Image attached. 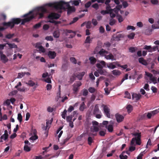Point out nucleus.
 Here are the masks:
<instances>
[{"label":"nucleus","mask_w":159,"mask_h":159,"mask_svg":"<svg viewBox=\"0 0 159 159\" xmlns=\"http://www.w3.org/2000/svg\"><path fill=\"white\" fill-rule=\"evenodd\" d=\"M38 137L37 135H35L31 136L30 138V139L32 140H35L37 139Z\"/></svg>","instance_id":"obj_48"},{"label":"nucleus","mask_w":159,"mask_h":159,"mask_svg":"<svg viewBox=\"0 0 159 159\" xmlns=\"http://www.w3.org/2000/svg\"><path fill=\"white\" fill-rule=\"evenodd\" d=\"M93 142V140L92 138L90 136H89L88 139V143L89 145H91L92 143Z\"/></svg>","instance_id":"obj_29"},{"label":"nucleus","mask_w":159,"mask_h":159,"mask_svg":"<svg viewBox=\"0 0 159 159\" xmlns=\"http://www.w3.org/2000/svg\"><path fill=\"white\" fill-rule=\"evenodd\" d=\"M53 120V118H52L50 120H47L46 122V126L45 128V130H46L47 128L49 127V125H51Z\"/></svg>","instance_id":"obj_18"},{"label":"nucleus","mask_w":159,"mask_h":159,"mask_svg":"<svg viewBox=\"0 0 159 159\" xmlns=\"http://www.w3.org/2000/svg\"><path fill=\"white\" fill-rule=\"evenodd\" d=\"M132 96V98L133 99L135 98L136 101L139 100L141 97V95L140 94L133 93Z\"/></svg>","instance_id":"obj_16"},{"label":"nucleus","mask_w":159,"mask_h":159,"mask_svg":"<svg viewBox=\"0 0 159 159\" xmlns=\"http://www.w3.org/2000/svg\"><path fill=\"white\" fill-rule=\"evenodd\" d=\"M125 98H127L128 99L131 98V96L130 93L128 91H125Z\"/></svg>","instance_id":"obj_39"},{"label":"nucleus","mask_w":159,"mask_h":159,"mask_svg":"<svg viewBox=\"0 0 159 159\" xmlns=\"http://www.w3.org/2000/svg\"><path fill=\"white\" fill-rule=\"evenodd\" d=\"M139 63L144 66H147L148 64L147 61L143 57H140L139 58Z\"/></svg>","instance_id":"obj_15"},{"label":"nucleus","mask_w":159,"mask_h":159,"mask_svg":"<svg viewBox=\"0 0 159 159\" xmlns=\"http://www.w3.org/2000/svg\"><path fill=\"white\" fill-rule=\"evenodd\" d=\"M151 89L153 93H156L157 92V89L155 86H152L151 88Z\"/></svg>","instance_id":"obj_61"},{"label":"nucleus","mask_w":159,"mask_h":159,"mask_svg":"<svg viewBox=\"0 0 159 159\" xmlns=\"http://www.w3.org/2000/svg\"><path fill=\"white\" fill-rule=\"evenodd\" d=\"M48 55L49 58L53 59L56 56V53L54 51H49Z\"/></svg>","instance_id":"obj_10"},{"label":"nucleus","mask_w":159,"mask_h":159,"mask_svg":"<svg viewBox=\"0 0 159 159\" xmlns=\"http://www.w3.org/2000/svg\"><path fill=\"white\" fill-rule=\"evenodd\" d=\"M91 23L90 21H88L86 24V28L87 29H90L91 27Z\"/></svg>","instance_id":"obj_58"},{"label":"nucleus","mask_w":159,"mask_h":159,"mask_svg":"<svg viewBox=\"0 0 159 159\" xmlns=\"http://www.w3.org/2000/svg\"><path fill=\"white\" fill-rule=\"evenodd\" d=\"M117 17L119 22L120 23L123 21L124 19L121 15H118L117 16Z\"/></svg>","instance_id":"obj_37"},{"label":"nucleus","mask_w":159,"mask_h":159,"mask_svg":"<svg viewBox=\"0 0 159 159\" xmlns=\"http://www.w3.org/2000/svg\"><path fill=\"white\" fill-rule=\"evenodd\" d=\"M83 95L84 96H86L88 95V92L87 89H84L83 90Z\"/></svg>","instance_id":"obj_51"},{"label":"nucleus","mask_w":159,"mask_h":159,"mask_svg":"<svg viewBox=\"0 0 159 159\" xmlns=\"http://www.w3.org/2000/svg\"><path fill=\"white\" fill-rule=\"evenodd\" d=\"M152 31V29H148L145 30V33L146 34L149 35L151 34Z\"/></svg>","instance_id":"obj_35"},{"label":"nucleus","mask_w":159,"mask_h":159,"mask_svg":"<svg viewBox=\"0 0 159 159\" xmlns=\"http://www.w3.org/2000/svg\"><path fill=\"white\" fill-rule=\"evenodd\" d=\"M17 119L20 123L22 122V116L21 113H18V114Z\"/></svg>","instance_id":"obj_36"},{"label":"nucleus","mask_w":159,"mask_h":159,"mask_svg":"<svg viewBox=\"0 0 159 159\" xmlns=\"http://www.w3.org/2000/svg\"><path fill=\"white\" fill-rule=\"evenodd\" d=\"M108 132H112L113 131V126L112 124L108 125L106 127Z\"/></svg>","instance_id":"obj_21"},{"label":"nucleus","mask_w":159,"mask_h":159,"mask_svg":"<svg viewBox=\"0 0 159 159\" xmlns=\"http://www.w3.org/2000/svg\"><path fill=\"white\" fill-rule=\"evenodd\" d=\"M70 60L72 63L74 64H76L77 63V61L75 58L74 57H70Z\"/></svg>","instance_id":"obj_40"},{"label":"nucleus","mask_w":159,"mask_h":159,"mask_svg":"<svg viewBox=\"0 0 159 159\" xmlns=\"http://www.w3.org/2000/svg\"><path fill=\"white\" fill-rule=\"evenodd\" d=\"M133 135L135 136V138H133L132 139L131 141L130 144L131 146H135V144L136 142V144L138 145H140L141 144V134L138 133H135L133 134Z\"/></svg>","instance_id":"obj_3"},{"label":"nucleus","mask_w":159,"mask_h":159,"mask_svg":"<svg viewBox=\"0 0 159 159\" xmlns=\"http://www.w3.org/2000/svg\"><path fill=\"white\" fill-rule=\"evenodd\" d=\"M92 7L95 9L96 10H98L99 8V5L97 3L93 4L92 6Z\"/></svg>","instance_id":"obj_45"},{"label":"nucleus","mask_w":159,"mask_h":159,"mask_svg":"<svg viewBox=\"0 0 159 159\" xmlns=\"http://www.w3.org/2000/svg\"><path fill=\"white\" fill-rule=\"evenodd\" d=\"M115 62H110L107 64V67L110 69H113L116 67Z\"/></svg>","instance_id":"obj_13"},{"label":"nucleus","mask_w":159,"mask_h":159,"mask_svg":"<svg viewBox=\"0 0 159 159\" xmlns=\"http://www.w3.org/2000/svg\"><path fill=\"white\" fill-rule=\"evenodd\" d=\"M37 10L36 15L39 16L38 18L41 19L43 18L44 14L47 11L46 9L43 7H41L37 8Z\"/></svg>","instance_id":"obj_4"},{"label":"nucleus","mask_w":159,"mask_h":159,"mask_svg":"<svg viewBox=\"0 0 159 159\" xmlns=\"http://www.w3.org/2000/svg\"><path fill=\"white\" fill-rule=\"evenodd\" d=\"M89 92L91 93H93L96 91L95 89L93 87H90L88 89Z\"/></svg>","instance_id":"obj_38"},{"label":"nucleus","mask_w":159,"mask_h":159,"mask_svg":"<svg viewBox=\"0 0 159 159\" xmlns=\"http://www.w3.org/2000/svg\"><path fill=\"white\" fill-rule=\"evenodd\" d=\"M28 85L32 87L35 85V83L31 80H29L27 83H26Z\"/></svg>","instance_id":"obj_28"},{"label":"nucleus","mask_w":159,"mask_h":159,"mask_svg":"<svg viewBox=\"0 0 159 159\" xmlns=\"http://www.w3.org/2000/svg\"><path fill=\"white\" fill-rule=\"evenodd\" d=\"M80 2H81L80 0H75L72 2V4L74 5L75 6H77L79 4Z\"/></svg>","instance_id":"obj_33"},{"label":"nucleus","mask_w":159,"mask_h":159,"mask_svg":"<svg viewBox=\"0 0 159 159\" xmlns=\"http://www.w3.org/2000/svg\"><path fill=\"white\" fill-rule=\"evenodd\" d=\"M47 5L49 7L54 8L57 10L65 9L64 6L66 5L67 9V13L68 15L75 12V9L74 7L70 6L68 2H66L63 1L53 3H49Z\"/></svg>","instance_id":"obj_2"},{"label":"nucleus","mask_w":159,"mask_h":159,"mask_svg":"<svg viewBox=\"0 0 159 159\" xmlns=\"http://www.w3.org/2000/svg\"><path fill=\"white\" fill-rule=\"evenodd\" d=\"M150 112H151L152 116H154L158 113L159 112V111H158V110L156 109L154 111H151Z\"/></svg>","instance_id":"obj_57"},{"label":"nucleus","mask_w":159,"mask_h":159,"mask_svg":"<svg viewBox=\"0 0 159 159\" xmlns=\"http://www.w3.org/2000/svg\"><path fill=\"white\" fill-rule=\"evenodd\" d=\"M101 106L103 108V113L105 116L108 118H111L110 109L108 106L102 104Z\"/></svg>","instance_id":"obj_6"},{"label":"nucleus","mask_w":159,"mask_h":159,"mask_svg":"<svg viewBox=\"0 0 159 159\" xmlns=\"http://www.w3.org/2000/svg\"><path fill=\"white\" fill-rule=\"evenodd\" d=\"M135 35V34L134 33L132 32L127 35V36L128 38L130 39H134V37Z\"/></svg>","instance_id":"obj_24"},{"label":"nucleus","mask_w":159,"mask_h":159,"mask_svg":"<svg viewBox=\"0 0 159 159\" xmlns=\"http://www.w3.org/2000/svg\"><path fill=\"white\" fill-rule=\"evenodd\" d=\"M106 134V130H105V131L101 130V131H100L99 132V134L101 136H104Z\"/></svg>","instance_id":"obj_50"},{"label":"nucleus","mask_w":159,"mask_h":159,"mask_svg":"<svg viewBox=\"0 0 159 159\" xmlns=\"http://www.w3.org/2000/svg\"><path fill=\"white\" fill-rule=\"evenodd\" d=\"M22 17L25 18L22 19L20 18H13L10 21L3 22L2 24L4 26L10 27L12 29L14 27L15 25H18L21 22V25H24L25 23L29 22L35 18V16L33 13V11H31L24 15Z\"/></svg>","instance_id":"obj_1"},{"label":"nucleus","mask_w":159,"mask_h":159,"mask_svg":"<svg viewBox=\"0 0 159 159\" xmlns=\"http://www.w3.org/2000/svg\"><path fill=\"white\" fill-rule=\"evenodd\" d=\"M127 30H128L130 29H131L133 30H134L135 29V27L133 26H131V25H128L126 28Z\"/></svg>","instance_id":"obj_56"},{"label":"nucleus","mask_w":159,"mask_h":159,"mask_svg":"<svg viewBox=\"0 0 159 159\" xmlns=\"http://www.w3.org/2000/svg\"><path fill=\"white\" fill-rule=\"evenodd\" d=\"M8 136V131L7 130H5L4 131V134L1 136L0 139H3L4 140H6L7 139Z\"/></svg>","instance_id":"obj_12"},{"label":"nucleus","mask_w":159,"mask_h":159,"mask_svg":"<svg viewBox=\"0 0 159 159\" xmlns=\"http://www.w3.org/2000/svg\"><path fill=\"white\" fill-rule=\"evenodd\" d=\"M105 57L107 60H115V59L114 58V56L111 53H110L108 55H105Z\"/></svg>","instance_id":"obj_17"},{"label":"nucleus","mask_w":159,"mask_h":159,"mask_svg":"<svg viewBox=\"0 0 159 159\" xmlns=\"http://www.w3.org/2000/svg\"><path fill=\"white\" fill-rule=\"evenodd\" d=\"M70 137H68L66 138L65 139H64L62 143H61L62 144H65L66 143L68 140L70 139Z\"/></svg>","instance_id":"obj_59"},{"label":"nucleus","mask_w":159,"mask_h":159,"mask_svg":"<svg viewBox=\"0 0 159 159\" xmlns=\"http://www.w3.org/2000/svg\"><path fill=\"white\" fill-rule=\"evenodd\" d=\"M78 18L77 17L74 18L73 20L70 23L69 25H71L73 24L75 22L78 20Z\"/></svg>","instance_id":"obj_43"},{"label":"nucleus","mask_w":159,"mask_h":159,"mask_svg":"<svg viewBox=\"0 0 159 159\" xmlns=\"http://www.w3.org/2000/svg\"><path fill=\"white\" fill-rule=\"evenodd\" d=\"M91 4H92L91 2L90 1H89L85 4V7L86 8H89Z\"/></svg>","instance_id":"obj_53"},{"label":"nucleus","mask_w":159,"mask_h":159,"mask_svg":"<svg viewBox=\"0 0 159 159\" xmlns=\"http://www.w3.org/2000/svg\"><path fill=\"white\" fill-rule=\"evenodd\" d=\"M14 35V34H8L6 35L5 37L8 39L11 38Z\"/></svg>","instance_id":"obj_47"},{"label":"nucleus","mask_w":159,"mask_h":159,"mask_svg":"<svg viewBox=\"0 0 159 159\" xmlns=\"http://www.w3.org/2000/svg\"><path fill=\"white\" fill-rule=\"evenodd\" d=\"M92 21L93 25L94 26L98 24V22L95 19H93L92 20Z\"/></svg>","instance_id":"obj_63"},{"label":"nucleus","mask_w":159,"mask_h":159,"mask_svg":"<svg viewBox=\"0 0 159 159\" xmlns=\"http://www.w3.org/2000/svg\"><path fill=\"white\" fill-rule=\"evenodd\" d=\"M60 15L57 13L52 12L49 15L48 18L50 20L57 19L60 18Z\"/></svg>","instance_id":"obj_7"},{"label":"nucleus","mask_w":159,"mask_h":159,"mask_svg":"<svg viewBox=\"0 0 159 159\" xmlns=\"http://www.w3.org/2000/svg\"><path fill=\"white\" fill-rule=\"evenodd\" d=\"M108 53V52L103 48H102L98 52V54L101 56L103 57Z\"/></svg>","instance_id":"obj_11"},{"label":"nucleus","mask_w":159,"mask_h":159,"mask_svg":"<svg viewBox=\"0 0 159 159\" xmlns=\"http://www.w3.org/2000/svg\"><path fill=\"white\" fill-rule=\"evenodd\" d=\"M93 114L95 116L96 118L100 119L102 117L101 112L99 109L98 104H96L93 110Z\"/></svg>","instance_id":"obj_5"},{"label":"nucleus","mask_w":159,"mask_h":159,"mask_svg":"<svg viewBox=\"0 0 159 159\" xmlns=\"http://www.w3.org/2000/svg\"><path fill=\"white\" fill-rule=\"evenodd\" d=\"M73 90L75 93H76L79 89V88L77 87L76 86H75V85H73Z\"/></svg>","instance_id":"obj_54"},{"label":"nucleus","mask_w":159,"mask_h":159,"mask_svg":"<svg viewBox=\"0 0 159 159\" xmlns=\"http://www.w3.org/2000/svg\"><path fill=\"white\" fill-rule=\"evenodd\" d=\"M124 37V34H114L112 37L113 39L115 41H118L120 40L121 38H123Z\"/></svg>","instance_id":"obj_8"},{"label":"nucleus","mask_w":159,"mask_h":159,"mask_svg":"<svg viewBox=\"0 0 159 159\" xmlns=\"http://www.w3.org/2000/svg\"><path fill=\"white\" fill-rule=\"evenodd\" d=\"M113 11H114L113 9H112L109 10V13L110 14L111 17L112 18L115 17L116 16L115 14L112 12Z\"/></svg>","instance_id":"obj_30"},{"label":"nucleus","mask_w":159,"mask_h":159,"mask_svg":"<svg viewBox=\"0 0 159 159\" xmlns=\"http://www.w3.org/2000/svg\"><path fill=\"white\" fill-rule=\"evenodd\" d=\"M20 92H25L27 90V89L24 87L22 88H19L17 89Z\"/></svg>","instance_id":"obj_42"},{"label":"nucleus","mask_w":159,"mask_h":159,"mask_svg":"<svg viewBox=\"0 0 159 159\" xmlns=\"http://www.w3.org/2000/svg\"><path fill=\"white\" fill-rule=\"evenodd\" d=\"M41 23H39L34 25L33 27L34 29H37L39 28L41 26Z\"/></svg>","instance_id":"obj_46"},{"label":"nucleus","mask_w":159,"mask_h":159,"mask_svg":"<svg viewBox=\"0 0 159 159\" xmlns=\"http://www.w3.org/2000/svg\"><path fill=\"white\" fill-rule=\"evenodd\" d=\"M24 149L25 151L28 152L30 151L31 149L28 145L25 144L24 147Z\"/></svg>","instance_id":"obj_34"},{"label":"nucleus","mask_w":159,"mask_h":159,"mask_svg":"<svg viewBox=\"0 0 159 159\" xmlns=\"http://www.w3.org/2000/svg\"><path fill=\"white\" fill-rule=\"evenodd\" d=\"M0 58L2 62L4 63L7 62L8 60L6 56L4 54L0 56Z\"/></svg>","instance_id":"obj_14"},{"label":"nucleus","mask_w":159,"mask_h":159,"mask_svg":"<svg viewBox=\"0 0 159 159\" xmlns=\"http://www.w3.org/2000/svg\"><path fill=\"white\" fill-rule=\"evenodd\" d=\"M92 41V40L90 38L89 36H88L86 37V39L85 41V43H90Z\"/></svg>","instance_id":"obj_32"},{"label":"nucleus","mask_w":159,"mask_h":159,"mask_svg":"<svg viewBox=\"0 0 159 159\" xmlns=\"http://www.w3.org/2000/svg\"><path fill=\"white\" fill-rule=\"evenodd\" d=\"M126 109L127 110L128 112L129 113L132 111L133 109V107L130 105H128L126 107Z\"/></svg>","instance_id":"obj_27"},{"label":"nucleus","mask_w":159,"mask_h":159,"mask_svg":"<svg viewBox=\"0 0 159 159\" xmlns=\"http://www.w3.org/2000/svg\"><path fill=\"white\" fill-rule=\"evenodd\" d=\"M60 35V32L58 30H56L54 32L53 36L54 38H58Z\"/></svg>","instance_id":"obj_22"},{"label":"nucleus","mask_w":159,"mask_h":159,"mask_svg":"<svg viewBox=\"0 0 159 159\" xmlns=\"http://www.w3.org/2000/svg\"><path fill=\"white\" fill-rule=\"evenodd\" d=\"M112 74L115 76H119L120 75L121 73L120 71L117 70H113L112 72Z\"/></svg>","instance_id":"obj_19"},{"label":"nucleus","mask_w":159,"mask_h":159,"mask_svg":"<svg viewBox=\"0 0 159 159\" xmlns=\"http://www.w3.org/2000/svg\"><path fill=\"white\" fill-rule=\"evenodd\" d=\"M99 30L100 32L102 33H104L105 31L104 29L102 26H101L100 27Z\"/></svg>","instance_id":"obj_64"},{"label":"nucleus","mask_w":159,"mask_h":159,"mask_svg":"<svg viewBox=\"0 0 159 159\" xmlns=\"http://www.w3.org/2000/svg\"><path fill=\"white\" fill-rule=\"evenodd\" d=\"M120 159H127L128 157L127 155L124 156L123 154H121L120 155Z\"/></svg>","instance_id":"obj_60"},{"label":"nucleus","mask_w":159,"mask_h":159,"mask_svg":"<svg viewBox=\"0 0 159 159\" xmlns=\"http://www.w3.org/2000/svg\"><path fill=\"white\" fill-rule=\"evenodd\" d=\"M73 117L72 115H71L70 116H67L66 117V121L68 122H70L72 121V119Z\"/></svg>","instance_id":"obj_49"},{"label":"nucleus","mask_w":159,"mask_h":159,"mask_svg":"<svg viewBox=\"0 0 159 159\" xmlns=\"http://www.w3.org/2000/svg\"><path fill=\"white\" fill-rule=\"evenodd\" d=\"M45 39L47 41H52L53 40V39L52 36H48L45 37Z\"/></svg>","instance_id":"obj_52"},{"label":"nucleus","mask_w":159,"mask_h":159,"mask_svg":"<svg viewBox=\"0 0 159 159\" xmlns=\"http://www.w3.org/2000/svg\"><path fill=\"white\" fill-rule=\"evenodd\" d=\"M115 22H116V20L114 19H110V20L109 24L111 25L112 26V25H114L115 24Z\"/></svg>","instance_id":"obj_44"},{"label":"nucleus","mask_w":159,"mask_h":159,"mask_svg":"<svg viewBox=\"0 0 159 159\" xmlns=\"http://www.w3.org/2000/svg\"><path fill=\"white\" fill-rule=\"evenodd\" d=\"M67 111L66 109H65L62 114L61 115L62 117L63 118L65 119L66 118V115Z\"/></svg>","instance_id":"obj_55"},{"label":"nucleus","mask_w":159,"mask_h":159,"mask_svg":"<svg viewBox=\"0 0 159 159\" xmlns=\"http://www.w3.org/2000/svg\"><path fill=\"white\" fill-rule=\"evenodd\" d=\"M122 7L121 5H118L116 6V8L113 9L114 11L116 13H117L118 11Z\"/></svg>","instance_id":"obj_20"},{"label":"nucleus","mask_w":159,"mask_h":159,"mask_svg":"<svg viewBox=\"0 0 159 159\" xmlns=\"http://www.w3.org/2000/svg\"><path fill=\"white\" fill-rule=\"evenodd\" d=\"M25 75V73L24 72L19 73L17 77V78H21Z\"/></svg>","instance_id":"obj_41"},{"label":"nucleus","mask_w":159,"mask_h":159,"mask_svg":"<svg viewBox=\"0 0 159 159\" xmlns=\"http://www.w3.org/2000/svg\"><path fill=\"white\" fill-rule=\"evenodd\" d=\"M122 5L124 8H125L128 6V4L127 2L124 1L122 2Z\"/></svg>","instance_id":"obj_62"},{"label":"nucleus","mask_w":159,"mask_h":159,"mask_svg":"<svg viewBox=\"0 0 159 159\" xmlns=\"http://www.w3.org/2000/svg\"><path fill=\"white\" fill-rule=\"evenodd\" d=\"M85 105L84 102H82L79 108L80 110L82 111H83L85 108Z\"/></svg>","instance_id":"obj_31"},{"label":"nucleus","mask_w":159,"mask_h":159,"mask_svg":"<svg viewBox=\"0 0 159 159\" xmlns=\"http://www.w3.org/2000/svg\"><path fill=\"white\" fill-rule=\"evenodd\" d=\"M115 117L118 123H120L124 119V117L122 115L119 113H116L115 115Z\"/></svg>","instance_id":"obj_9"},{"label":"nucleus","mask_w":159,"mask_h":159,"mask_svg":"<svg viewBox=\"0 0 159 159\" xmlns=\"http://www.w3.org/2000/svg\"><path fill=\"white\" fill-rule=\"evenodd\" d=\"M6 44L8 45L9 47L11 48H17V45L14 43H7Z\"/></svg>","instance_id":"obj_23"},{"label":"nucleus","mask_w":159,"mask_h":159,"mask_svg":"<svg viewBox=\"0 0 159 159\" xmlns=\"http://www.w3.org/2000/svg\"><path fill=\"white\" fill-rule=\"evenodd\" d=\"M90 63L91 64H94L96 61V59L93 57H90L89 58Z\"/></svg>","instance_id":"obj_25"},{"label":"nucleus","mask_w":159,"mask_h":159,"mask_svg":"<svg viewBox=\"0 0 159 159\" xmlns=\"http://www.w3.org/2000/svg\"><path fill=\"white\" fill-rule=\"evenodd\" d=\"M143 49L148 50L149 52H152V47L151 46L145 45Z\"/></svg>","instance_id":"obj_26"}]
</instances>
